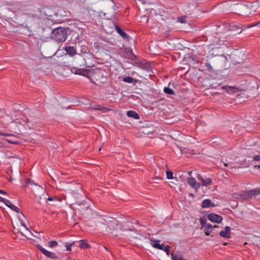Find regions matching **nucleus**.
Returning <instances> with one entry per match:
<instances>
[{"mask_svg": "<svg viewBox=\"0 0 260 260\" xmlns=\"http://www.w3.org/2000/svg\"><path fill=\"white\" fill-rule=\"evenodd\" d=\"M90 245L87 242L86 240H81L79 243V247L81 249H85L90 247Z\"/></svg>", "mask_w": 260, "mask_h": 260, "instance_id": "obj_25", "label": "nucleus"}, {"mask_svg": "<svg viewBox=\"0 0 260 260\" xmlns=\"http://www.w3.org/2000/svg\"><path fill=\"white\" fill-rule=\"evenodd\" d=\"M126 114L128 117L134 118L135 119H139L140 118L139 115L136 112L133 110L128 111Z\"/></svg>", "mask_w": 260, "mask_h": 260, "instance_id": "obj_22", "label": "nucleus"}, {"mask_svg": "<svg viewBox=\"0 0 260 260\" xmlns=\"http://www.w3.org/2000/svg\"><path fill=\"white\" fill-rule=\"evenodd\" d=\"M152 132H153L152 128H151L148 131H147V130H145V129H143V131H142V132L144 134H149L151 133Z\"/></svg>", "mask_w": 260, "mask_h": 260, "instance_id": "obj_42", "label": "nucleus"}, {"mask_svg": "<svg viewBox=\"0 0 260 260\" xmlns=\"http://www.w3.org/2000/svg\"><path fill=\"white\" fill-rule=\"evenodd\" d=\"M96 15V12L92 9H87V12L84 13L85 18H87L88 21L93 20Z\"/></svg>", "mask_w": 260, "mask_h": 260, "instance_id": "obj_12", "label": "nucleus"}, {"mask_svg": "<svg viewBox=\"0 0 260 260\" xmlns=\"http://www.w3.org/2000/svg\"><path fill=\"white\" fill-rule=\"evenodd\" d=\"M191 173V172H188L189 174H190Z\"/></svg>", "mask_w": 260, "mask_h": 260, "instance_id": "obj_57", "label": "nucleus"}, {"mask_svg": "<svg viewBox=\"0 0 260 260\" xmlns=\"http://www.w3.org/2000/svg\"><path fill=\"white\" fill-rule=\"evenodd\" d=\"M58 243L55 241H51L49 242L48 245L50 247L53 248L54 247H55L57 246Z\"/></svg>", "mask_w": 260, "mask_h": 260, "instance_id": "obj_35", "label": "nucleus"}, {"mask_svg": "<svg viewBox=\"0 0 260 260\" xmlns=\"http://www.w3.org/2000/svg\"><path fill=\"white\" fill-rule=\"evenodd\" d=\"M123 81L127 83H132L134 79L130 76H126L123 79Z\"/></svg>", "mask_w": 260, "mask_h": 260, "instance_id": "obj_33", "label": "nucleus"}, {"mask_svg": "<svg viewBox=\"0 0 260 260\" xmlns=\"http://www.w3.org/2000/svg\"><path fill=\"white\" fill-rule=\"evenodd\" d=\"M219 63V56L211 54L207 56L205 64L208 72L213 73L214 72V67H216Z\"/></svg>", "mask_w": 260, "mask_h": 260, "instance_id": "obj_5", "label": "nucleus"}, {"mask_svg": "<svg viewBox=\"0 0 260 260\" xmlns=\"http://www.w3.org/2000/svg\"><path fill=\"white\" fill-rule=\"evenodd\" d=\"M88 73V75L93 83L98 85L104 83L106 81L107 75L105 71L99 68L89 70L88 72L87 70L77 69L75 71V74L85 75Z\"/></svg>", "mask_w": 260, "mask_h": 260, "instance_id": "obj_1", "label": "nucleus"}, {"mask_svg": "<svg viewBox=\"0 0 260 260\" xmlns=\"http://www.w3.org/2000/svg\"><path fill=\"white\" fill-rule=\"evenodd\" d=\"M164 92L168 94H174V90L168 87H165Z\"/></svg>", "mask_w": 260, "mask_h": 260, "instance_id": "obj_30", "label": "nucleus"}, {"mask_svg": "<svg viewBox=\"0 0 260 260\" xmlns=\"http://www.w3.org/2000/svg\"><path fill=\"white\" fill-rule=\"evenodd\" d=\"M114 27L116 32L123 39H128L129 38V37L125 32H124L118 25L115 24Z\"/></svg>", "mask_w": 260, "mask_h": 260, "instance_id": "obj_16", "label": "nucleus"}, {"mask_svg": "<svg viewBox=\"0 0 260 260\" xmlns=\"http://www.w3.org/2000/svg\"><path fill=\"white\" fill-rule=\"evenodd\" d=\"M213 226V228H218V225H214V226Z\"/></svg>", "mask_w": 260, "mask_h": 260, "instance_id": "obj_50", "label": "nucleus"}, {"mask_svg": "<svg viewBox=\"0 0 260 260\" xmlns=\"http://www.w3.org/2000/svg\"><path fill=\"white\" fill-rule=\"evenodd\" d=\"M8 201V200H6L4 198H3L0 196V202H1L4 203L5 204V203H6V201Z\"/></svg>", "mask_w": 260, "mask_h": 260, "instance_id": "obj_46", "label": "nucleus"}, {"mask_svg": "<svg viewBox=\"0 0 260 260\" xmlns=\"http://www.w3.org/2000/svg\"><path fill=\"white\" fill-rule=\"evenodd\" d=\"M110 220H106L104 219L105 222L108 224L109 233L113 235L115 237L118 236L119 232L120 231H125L126 229H122V226L119 224L117 220L113 218H109Z\"/></svg>", "mask_w": 260, "mask_h": 260, "instance_id": "obj_3", "label": "nucleus"}, {"mask_svg": "<svg viewBox=\"0 0 260 260\" xmlns=\"http://www.w3.org/2000/svg\"><path fill=\"white\" fill-rule=\"evenodd\" d=\"M47 200L49 201H58L56 197H49L47 198Z\"/></svg>", "mask_w": 260, "mask_h": 260, "instance_id": "obj_41", "label": "nucleus"}, {"mask_svg": "<svg viewBox=\"0 0 260 260\" xmlns=\"http://www.w3.org/2000/svg\"><path fill=\"white\" fill-rule=\"evenodd\" d=\"M80 191H76L73 192H69L70 195L72 196L75 199L78 200L80 199L81 194L79 192Z\"/></svg>", "mask_w": 260, "mask_h": 260, "instance_id": "obj_28", "label": "nucleus"}, {"mask_svg": "<svg viewBox=\"0 0 260 260\" xmlns=\"http://www.w3.org/2000/svg\"><path fill=\"white\" fill-rule=\"evenodd\" d=\"M153 179L154 180V183H158V181L162 180L163 179V178L159 176H155L153 177Z\"/></svg>", "mask_w": 260, "mask_h": 260, "instance_id": "obj_37", "label": "nucleus"}, {"mask_svg": "<svg viewBox=\"0 0 260 260\" xmlns=\"http://www.w3.org/2000/svg\"><path fill=\"white\" fill-rule=\"evenodd\" d=\"M180 22H182V23L184 22V21H183V19H181V20H180Z\"/></svg>", "mask_w": 260, "mask_h": 260, "instance_id": "obj_53", "label": "nucleus"}, {"mask_svg": "<svg viewBox=\"0 0 260 260\" xmlns=\"http://www.w3.org/2000/svg\"><path fill=\"white\" fill-rule=\"evenodd\" d=\"M178 148L179 149L180 151H181V153H186L189 154H194L193 152H192L193 150H190L189 149L185 147H183L182 146L178 147Z\"/></svg>", "mask_w": 260, "mask_h": 260, "instance_id": "obj_24", "label": "nucleus"}, {"mask_svg": "<svg viewBox=\"0 0 260 260\" xmlns=\"http://www.w3.org/2000/svg\"><path fill=\"white\" fill-rule=\"evenodd\" d=\"M187 183L196 190H198L200 187V184L197 183L196 179L193 177L187 178Z\"/></svg>", "mask_w": 260, "mask_h": 260, "instance_id": "obj_11", "label": "nucleus"}, {"mask_svg": "<svg viewBox=\"0 0 260 260\" xmlns=\"http://www.w3.org/2000/svg\"><path fill=\"white\" fill-rule=\"evenodd\" d=\"M22 225L26 229V233H25V234H24L22 232H20L19 231H18V233H20L22 235V236H25V237H27V236H29V234H30L31 232L30 231L28 230V229L25 226V225L24 224V223H22Z\"/></svg>", "mask_w": 260, "mask_h": 260, "instance_id": "obj_32", "label": "nucleus"}, {"mask_svg": "<svg viewBox=\"0 0 260 260\" xmlns=\"http://www.w3.org/2000/svg\"><path fill=\"white\" fill-rule=\"evenodd\" d=\"M46 21V19H44L41 20L42 24H44ZM52 29L50 26L47 25L44 26L43 25H39L35 30V34L34 35H36V38L40 40H45L47 39L50 38L52 35Z\"/></svg>", "mask_w": 260, "mask_h": 260, "instance_id": "obj_2", "label": "nucleus"}, {"mask_svg": "<svg viewBox=\"0 0 260 260\" xmlns=\"http://www.w3.org/2000/svg\"><path fill=\"white\" fill-rule=\"evenodd\" d=\"M259 24H260V21H258L257 22H256L253 24L248 25L247 26H245L242 25L241 27H239V29H242L239 31H238L237 34H240L242 32V30H244L246 28H250V27H253L254 26H256V25H258Z\"/></svg>", "mask_w": 260, "mask_h": 260, "instance_id": "obj_26", "label": "nucleus"}, {"mask_svg": "<svg viewBox=\"0 0 260 260\" xmlns=\"http://www.w3.org/2000/svg\"><path fill=\"white\" fill-rule=\"evenodd\" d=\"M0 193L3 194H7L6 191L3 190H1V189H0Z\"/></svg>", "mask_w": 260, "mask_h": 260, "instance_id": "obj_49", "label": "nucleus"}, {"mask_svg": "<svg viewBox=\"0 0 260 260\" xmlns=\"http://www.w3.org/2000/svg\"><path fill=\"white\" fill-rule=\"evenodd\" d=\"M253 161H260V155H255L252 157ZM254 168H257L260 169V164L255 165Z\"/></svg>", "mask_w": 260, "mask_h": 260, "instance_id": "obj_29", "label": "nucleus"}, {"mask_svg": "<svg viewBox=\"0 0 260 260\" xmlns=\"http://www.w3.org/2000/svg\"><path fill=\"white\" fill-rule=\"evenodd\" d=\"M204 231H205V234H206V235L209 236V235H210V233L212 232V230H208V229L205 228Z\"/></svg>", "mask_w": 260, "mask_h": 260, "instance_id": "obj_44", "label": "nucleus"}, {"mask_svg": "<svg viewBox=\"0 0 260 260\" xmlns=\"http://www.w3.org/2000/svg\"><path fill=\"white\" fill-rule=\"evenodd\" d=\"M201 206L203 208H206L210 207H215V205L211 202V200L206 199L203 201Z\"/></svg>", "mask_w": 260, "mask_h": 260, "instance_id": "obj_19", "label": "nucleus"}, {"mask_svg": "<svg viewBox=\"0 0 260 260\" xmlns=\"http://www.w3.org/2000/svg\"><path fill=\"white\" fill-rule=\"evenodd\" d=\"M221 89L225 90L229 94L237 92V88L234 86H223L221 87Z\"/></svg>", "mask_w": 260, "mask_h": 260, "instance_id": "obj_20", "label": "nucleus"}, {"mask_svg": "<svg viewBox=\"0 0 260 260\" xmlns=\"http://www.w3.org/2000/svg\"><path fill=\"white\" fill-rule=\"evenodd\" d=\"M68 190L69 192H73L76 191H81L82 187L80 184L74 183L69 186Z\"/></svg>", "mask_w": 260, "mask_h": 260, "instance_id": "obj_14", "label": "nucleus"}, {"mask_svg": "<svg viewBox=\"0 0 260 260\" xmlns=\"http://www.w3.org/2000/svg\"><path fill=\"white\" fill-rule=\"evenodd\" d=\"M64 50L71 56L75 55L76 53V51L73 46H66L64 48Z\"/></svg>", "mask_w": 260, "mask_h": 260, "instance_id": "obj_21", "label": "nucleus"}, {"mask_svg": "<svg viewBox=\"0 0 260 260\" xmlns=\"http://www.w3.org/2000/svg\"><path fill=\"white\" fill-rule=\"evenodd\" d=\"M17 139L15 136L11 134L8 138L6 139V141L11 144H19L20 142L18 140H16Z\"/></svg>", "mask_w": 260, "mask_h": 260, "instance_id": "obj_18", "label": "nucleus"}, {"mask_svg": "<svg viewBox=\"0 0 260 260\" xmlns=\"http://www.w3.org/2000/svg\"><path fill=\"white\" fill-rule=\"evenodd\" d=\"M198 179L202 182V185L208 186L212 184V180L211 178H204L200 174H198L197 176Z\"/></svg>", "mask_w": 260, "mask_h": 260, "instance_id": "obj_10", "label": "nucleus"}, {"mask_svg": "<svg viewBox=\"0 0 260 260\" xmlns=\"http://www.w3.org/2000/svg\"><path fill=\"white\" fill-rule=\"evenodd\" d=\"M172 258L173 260H183V256L181 254H172Z\"/></svg>", "mask_w": 260, "mask_h": 260, "instance_id": "obj_27", "label": "nucleus"}, {"mask_svg": "<svg viewBox=\"0 0 260 260\" xmlns=\"http://www.w3.org/2000/svg\"><path fill=\"white\" fill-rule=\"evenodd\" d=\"M180 22H182V23L184 22V21H183V19H181V20H180Z\"/></svg>", "mask_w": 260, "mask_h": 260, "instance_id": "obj_52", "label": "nucleus"}, {"mask_svg": "<svg viewBox=\"0 0 260 260\" xmlns=\"http://www.w3.org/2000/svg\"><path fill=\"white\" fill-rule=\"evenodd\" d=\"M38 248L41 251L42 253L45 255L47 257L52 258V259H57V256L55 255L54 253H53L51 251H48L44 249L41 245H39L37 246Z\"/></svg>", "mask_w": 260, "mask_h": 260, "instance_id": "obj_8", "label": "nucleus"}, {"mask_svg": "<svg viewBox=\"0 0 260 260\" xmlns=\"http://www.w3.org/2000/svg\"><path fill=\"white\" fill-rule=\"evenodd\" d=\"M208 218L211 222L215 223H221L222 221V217L221 216L216 213H210L208 215Z\"/></svg>", "mask_w": 260, "mask_h": 260, "instance_id": "obj_7", "label": "nucleus"}, {"mask_svg": "<svg viewBox=\"0 0 260 260\" xmlns=\"http://www.w3.org/2000/svg\"><path fill=\"white\" fill-rule=\"evenodd\" d=\"M227 244H228V243H225V242L223 244V245H224V246L226 245Z\"/></svg>", "mask_w": 260, "mask_h": 260, "instance_id": "obj_51", "label": "nucleus"}, {"mask_svg": "<svg viewBox=\"0 0 260 260\" xmlns=\"http://www.w3.org/2000/svg\"><path fill=\"white\" fill-rule=\"evenodd\" d=\"M91 110H99L103 113L107 112L110 111V109L107 107L102 106L100 105H95L90 108Z\"/></svg>", "mask_w": 260, "mask_h": 260, "instance_id": "obj_15", "label": "nucleus"}, {"mask_svg": "<svg viewBox=\"0 0 260 260\" xmlns=\"http://www.w3.org/2000/svg\"><path fill=\"white\" fill-rule=\"evenodd\" d=\"M133 55H134V54H133V53L132 52V50L131 51H128V57L129 58H132Z\"/></svg>", "mask_w": 260, "mask_h": 260, "instance_id": "obj_47", "label": "nucleus"}, {"mask_svg": "<svg viewBox=\"0 0 260 260\" xmlns=\"http://www.w3.org/2000/svg\"><path fill=\"white\" fill-rule=\"evenodd\" d=\"M231 228L229 226H226L225 228V230H222L220 232L219 235L223 238H230L231 237Z\"/></svg>", "mask_w": 260, "mask_h": 260, "instance_id": "obj_13", "label": "nucleus"}, {"mask_svg": "<svg viewBox=\"0 0 260 260\" xmlns=\"http://www.w3.org/2000/svg\"><path fill=\"white\" fill-rule=\"evenodd\" d=\"M46 15H47V14H46ZM47 16H49V17H51V15H47Z\"/></svg>", "mask_w": 260, "mask_h": 260, "instance_id": "obj_54", "label": "nucleus"}, {"mask_svg": "<svg viewBox=\"0 0 260 260\" xmlns=\"http://www.w3.org/2000/svg\"><path fill=\"white\" fill-rule=\"evenodd\" d=\"M94 46L98 50L101 49V48L102 47V46L100 45V44L98 42L94 43Z\"/></svg>", "mask_w": 260, "mask_h": 260, "instance_id": "obj_40", "label": "nucleus"}, {"mask_svg": "<svg viewBox=\"0 0 260 260\" xmlns=\"http://www.w3.org/2000/svg\"><path fill=\"white\" fill-rule=\"evenodd\" d=\"M150 244L155 248L161 250L163 249L164 244H160L159 243V240L150 239Z\"/></svg>", "mask_w": 260, "mask_h": 260, "instance_id": "obj_17", "label": "nucleus"}, {"mask_svg": "<svg viewBox=\"0 0 260 260\" xmlns=\"http://www.w3.org/2000/svg\"><path fill=\"white\" fill-rule=\"evenodd\" d=\"M224 166H228V164H224Z\"/></svg>", "mask_w": 260, "mask_h": 260, "instance_id": "obj_55", "label": "nucleus"}, {"mask_svg": "<svg viewBox=\"0 0 260 260\" xmlns=\"http://www.w3.org/2000/svg\"><path fill=\"white\" fill-rule=\"evenodd\" d=\"M205 228L208 229V230H212V229L213 228V226L210 223H208V224H206V225L205 226Z\"/></svg>", "mask_w": 260, "mask_h": 260, "instance_id": "obj_43", "label": "nucleus"}, {"mask_svg": "<svg viewBox=\"0 0 260 260\" xmlns=\"http://www.w3.org/2000/svg\"><path fill=\"white\" fill-rule=\"evenodd\" d=\"M5 205L13 210V211H15L17 213L20 212V209L17 207L15 206L14 205L12 204L10 201L8 200L6 201V203H5Z\"/></svg>", "mask_w": 260, "mask_h": 260, "instance_id": "obj_23", "label": "nucleus"}, {"mask_svg": "<svg viewBox=\"0 0 260 260\" xmlns=\"http://www.w3.org/2000/svg\"><path fill=\"white\" fill-rule=\"evenodd\" d=\"M161 250L165 251L168 255L169 254L170 247L169 246H164V245L163 249H161Z\"/></svg>", "mask_w": 260, "mask_h": 260, "instance_id": "obj_38", "label": "nucleus"}, {"mask_svg": "<svg viewBox=\"0 0 260 260\" xmlns=\"http://www.w3.org/2000/svg\"><path fill=\"white\" fill-rule=\"evenodd\" d=\"M75 244V242H73L72 243H66L65 246L67 248V250L68 251H71V246Z\"/></svg>", "mask_w": 260, "mask_h": 260, "instance_id": "obj_36", "label": "nucleus"}, {"mask_svg": "<svg viewBox=\"0 0 260 260\" xmlns=\"http://www.w3.org/2000/svg\"><path fill=\"white\" fill-rule=\"evenodd\" d=\"M166 173L167 174V178L168 179H172L174 178L173 177V172L172 171H167Z\"/></svg>", "mask_w": 260, "mask_h": 260, "instance_id": "obj_34", "label": "nucleus"}, {"mask_svg": "<svg viewBox=\"0 0 260 260\" xmlns=\"http://www.w3.org/2000/svg\"><path fill=\"white\" fill-rule=\"evenodd\" d=\"M259 194H260V188H257L247 191L246 193V197H245L244 199L250 200L253 197H255Z\"/></svg>", "mask_w": 260, "mask_h": 260, "instance_id": "obj_9", "label": "nucleus"}, {"mask_svg": "<svg viewBox=\"0 0 260 260\" xmlns=\"http://www.w3.org/2000/svg\"><path fill=\"white\" fill-rule=\"evenodd\" d=\"M200 223L202 227H205L206 225V221L205 219H203L202 218H201L200 220Z\"/></svg>", "mask_w": 260, "mask_h": 260, "instance_id": "obj_39", "label": "nucleus"}, {"mask_svg": "<svg viewBox=\"0 0 260 260\" xmlns=\"http://www.w3.org/2000/svg\"><path fill=\"white\" fill-rule=\"evenodd\" d=\"M22 225L26 229V233H25V234H24L22 232H20L19 231H18V233H20L22 235V236H25V237H27V236H29V234H30L31 232L30 231L28 230V229L25 226V225L24 224V223H22Z\"/></svg>", "mask_w": 260, "mask_h": 260, "instance_id": "obj_31", "label": "nucleus"}, {"mask_svg": "<svg viewBox=\"0 0 260 260\" xmlns=\"http://www.w3.org/2000/svg\"><path fill=\"white\" fill-rule=\"evenodd\" d=\"M259 6H260V1L258 2Z\"/></svg>", "mask_w": 260, "mask_h": 260, "instance_id": "obj_56", "label": "nucleus"}, {"mask_svg": "<svg viewBox=\"0 0 260 260\" xmlns=\"http://www.w3.org/2000/svg\"><path fill=\"white\" fill-rule=\"evenodd\" d=\"M11 135V134H9L7 133H3L0 132V135H2V136H8L9 137Z\"/></svg>", "mask_w": 260, "mask_h": 260, "instance_id": "obj_48", "label": "nucleus"}, {"mask_svg": "<svg viewBox=\"0 0 260 260\" xmlns=\"http://www.w3.org/2000/svg\"><path fill=\"white\" fill-rule=\"evenodd\" d=\"M67 36V29L62 27H58L52 30L50 38L56 42L60 43L64 42Z\"/></svg>", "mask_w": 260, "mask_h": 260, "instance_id": "obj_4", "label": "nucleus"}, {"mask_svg": "<svg viewBox=\"0 0 260 260\" xmlns=\"http://www.w3.org/2000/svg\"><path fill=\"white\" fill-rule=\"evenodd\" d=\"M238 13L243 16H247L251 14L250 7L246 5H241L238 6Z\"/></svg>", "mask_w": 260, "mask_h": 260, "instance_id": "obj_6", "label": "nucleus"}, {"mask_svg": "<svg viewBox=\"0 0 260 260\" xmlns=\"http://www.w3.org/2000/svg\"><path fill=\"white\" fill-rule=\"evenodd\" d=\"M101 148H101V147H100V148H99V150H101Z\"/></svg>", "mask_w": 260, "mask_h": 260, "instance_id": "obj_58", "label": "nucleus"}, {"mask_svg": "<svg viewBox=\"0 0 260 260\" xmlns=\"http://www.w3.org/2000/svg\"><path fill=\"white\" fill-rule=\"evenodd\" d=\"M26 183L30 185H37L36 183H35L32 180H31L30 179H28L26 180Z\"/></svg>", "mask_w": 260, "mask_h": 260, "instance_id": "obj_45", "label": "nucleus"}]
</instances>
